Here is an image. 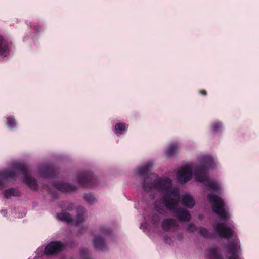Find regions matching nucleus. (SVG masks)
Instances as JSON below:
<instances>
[{
  "instance_id": "f257e3e1",
  "label": "nucleus",
  "mask_w": 259,
  "mask_h": 259,
  "mask_svg": "<svg viewBox=\"0 0 259 259\" xmlns=\"http://www.w3.org/2000/svg\"><path fill=\"white\" fill-rule=\"evenodd\" d=\"M163 184L166 185L162 193L163 203L166 208L179 221L183 222L190 221L191 216L189 211L185 208L178 207L180 198L179 191L172 188L169 183Z\"/></svg>"
},
{
  "instance_id": "f03ea898",
  "label": "nucleus",
  "mask_w": 259,
  "mask_h": 259,
  "mask_svg": "<svg viewBox=\"0 0 259 259\" xmlns=\"http://www.w3.org/2000/svg\"><path fill=\"white\" fill-rule=\"evenodd\" d=\"M152 167V162L149 161L145 165L137 168V175L142 180V187L146 192H150L152 189H154L162 193L163 189L166 188V185L163 184L169 183L170 186H172V181L169 178H157L153 181L151 177V174H149Z\"/></svg>"
},
{
  "instance_id": "7ed1b4c3",
  "label": "nucleus",
  "mask_w": 259,
  "mask_h": 259,
  "mask_svg": "<svg viewBox=\"0 0 259 259\" xmlns=\"http://www.w3.org/2000/svg\"><path fill=\"white\" fill-rule=\"evenodd\" d=\"M21 173L24 179L23 182L33 190L38 189V184L35 178L29 174L26 165L20 163L14 164L11 169H6L0 172V188L4 187V184L9 180L15 181Z\"/></svg>"
},
{
  "instance_id": "20e7f679",
  "label": "nucleus",
  "mask_w": 259,
  "mask_h": 259,
  "mask_svg": "<svg viewBox=\"0 0 259 259\" xmlns=\"http://www.w3.org/2000/svg\"><path fill=\"white\" fill-rule=\"evenodd\" d=\"M207 198L212 205L213 211L220 218L227 219L228 215L223 200L218 196L211 194H208Z\"/></svg>"
},
{
  "instance_id": "39448f33",
  "label": "nucleus",
  "mask_w": 259,
  "mask_h": 259,
  "mask_svg": "<svg viewBox=\"0 0 259 259\" xmlns=\"http://www.w3.org/2000/svg\"><path fill=\"white\" fill-rule=\"evenodd\" d=\"M85 208L82 206H78L76 209V217L73 219L71 218L70 214L62 210V211L57 215L58 218L62 221L66 222L68 223H73L76 225H79L84 221V214L85 213Z\"/></svg>"
},
{
  "instance_id": "423d86ee",
  "label": "nucleus",
  "mask_w": 259,
  "mask_h": 259,
  "mask_svg": "<svg viewBox=\"0 0 259 259\" xmlns=\"http://www.w3.org/2000/svg\"><path fill=\"white\" fill-rule=\"evenodd\" d=\"M195 178L200 182H204L205 185L213 191L216 192L219 189V186L216 182L209 181L205 165H201L197 167Z\"/></svg>"
},
{
  "instance_id": "0eeeda50",
  "label": "nucleus",
  "mask_w": 259,
  "mask_h": 259,
  "mask_svg": "<svg viewBox=\"0 0 259 259\" xmlns=\"http://www.w3.org/2000/svg\"><path fill=\"white\" fill-rule=\"evenodd\" d=\"M64 244L60 241H51L45 248L44 253L50 255L60 253L64 249Z\"/></svg>"
},
{
  "instance_id": "6e6552de",
  "label": "nucleus",
  "mask_w": 259,
  "mask_h": 259,
  "mask_svg": "<svg viewBox=\"0 0 259 259\" xmlns=\"http://www.w3.org/2000/svg\"><path fill=\"white\" fill-rule=\"evenodd\" d=\"M215 230L220 237L229 239L234 234L233 230L228 227L225 223H218L215 226Z\"/></svg>"
},
{
  "instance_id": "1a4fd4ad",
  "label": "nucleus",
  "mask_w": 259,
  "mask_h": 259,
  "mask_svg": "<svg viewBox=\"0 0 259 259\" xmlns=\"http://www.w3.org/2000/svg\"><path fill=\"white\" fill-rule=\"evenodd\" d=\"M77 182L83 187H92L94 184L93 174L87 172H81L78 176Z\"/></svg>"
},
{
  "instance_id": "9d476101",
  "label": "nucleus",
  "mask_w": 259,
  "mask_h": 259,
  "mask_svg": "<svg viewBox=\"0 0 259 259\" xmlns=\"http://www.w3.org/2000/svg\"><path fill=\"white\" fill-rule=\"evenodd\" d=\"M239 241L238 239H234L228 243L226 247L228 249V253L231 255L228 257V259H240L238 253Z\"/></svg>"
},
{
  "instance_id": "9b49d317",
  "label": "nucleus",
  "mask_w": 259,
  "mask_h": 259,
  "mask_svg": "<svg viewBox=\"0 0 259 259\" xmlns=\"http://www.w3.org/2000/svg\"><path fill=\"white\" fill-rule=\"evenodd\" d=\"M192 176V170L188 166L181 168L178 174L177 179L181 182H187L189 181Z\"/></svg>"
},
{
  "instance_id": "f8f14e48",
  "label": "nucleus",
  "mask_w": 259,
  "mask_h": 259,
  "mask_svg": "<svg viewBox=\"0 0 259 259\" xmlns=\"http://www.w3.org/2000/svg\"><path fill=\"white\" fill-rule=\"evenodd\" d=\"M53 186L56 189L64 192H70L77 189L76 186L68 183L53 182Z\"/></svg>"
},
{
  "instance_id": "ddd939ff",
  "label": "nucleus",
  "mask_w": 259,
  "mask_h": 259,
  "mask_svg": "<svg viewBox=\"0 0 259 259\" xmlns=\"http://www.w3.org/2000/svg\"><path fill=\"white\" fill-rule=\"evenodd\" d=\"M178 224L174 218H165L161 222V227L165 231H169L172 229H176Z\"/></svg>"
},
{
  "instance_id": "4468645a",
  "label": "nucleus",
  "mask_w": 259,
  "mask_h": 259,
  "mask_svg": "<svg viewBox=\"0 0 259 259\" xmlns=\"http://www.w3.org/2000/svg\"><path fill=\"white\" fill-rule=\"evenodd\" d=\"M10 51V44L0 35V56L6 57Z\"/></svg>"
},
{
  "instance_id": "2eb2a0df",
  "label": "nucleus",
  "mask_w": 259,
  "mask_h": 259,
  "mask_svg": "<svg viewBox=\"0 0 259 259\" xmlns=\"http://www.w3.org/2000/svg\"><path fill=\"white\" fill-rule=\"evenodd\" d=\"M41 176L44 178H52L55 174V169L51 165H42L39 168Z\"/></svg>"
},
{
  "instance_id": "dca6fc26",
  "label": "nucleus",
  "mask_w": 259,
  "mask_h": 259,
  "mask_svg": "<svg viewBox=\"0 0 259 259\" xmlns=\"http://www.w3.org/2000/svg\"><path fill=\"white\" fill-rule=\"evenodd\" d=\"M93 245L97 250H105L106 249L105 240L100 236H95L93 240Z\"/></svg>"
},
{
  "instance_id": "f3484780",
  "label": "nucleus",
  "mask_w": 259,
  "mask_h": 259,
  "mask_svg": "<svg viewBox=\"0 0 259 259\" xmlns=\"http://www.w3.org/2000/svg\"><path fill=\"white\" fill-rule=\"evenodd\" d=\"M181 203L182 205L185 206L189 208H193L195 204L193 197L188 194H184L182 195Z\"/></svg>"
},
{
  "instance_id": "a211bd4d",
  "label": "nucleus",
  "mask_w": 259,
  "mask_h": 259,
  "mask_svg": "<svg viewBox=\"0 0 259 259\" xmlns=\"http://www.w3.org/2000/svg\"><path fill=\"white\" fill-rule=\"evenodd\" d=\"M213 163V160L212 159L208 156H205L203 157L202 160V163L199 165H197L195 167V170H194V175L195 176V174L196 172L197 168L198 166H201V165H205L206 167V170L207 171V167H211L212 166V164Z\"/></svg>"
},
{
  "instance_id": "6ab92c4d",
  "label": "nucleus",
  "mask_w": 259,
  "mask_h": 259,
  "mask_svg": "<svg viewBox=\"0 0 259 259\" xmlns=\"http://www.w3.org/2000/svg\"><path fill=\"white\" fill-rule=\"evenodd\" d=\"M4 194L5 197L8 199L11 196H19L20 192L14 188H11L5 190Z\"/></svg>"
},
{
  "instance_id": "aec40b11",
  "label": "nucleus",
  "mask_w": 259,
  "mask_h": 259,
  "mask_svg": "<svg viewBox=\"0 0 259 259\" xmlns=\"http://www.w3.org/2000/svg\"><path fill=\"white\" fill-rule=\"evenodd\" d=\"M115 132L117 135L122 134L127 128V125L124 123H118L115 126Z\"/></svg>"
},
{
  "instance_id": "412c9836",
  "label": "nucleus",
  "mask_w": 259,
  "mask_h": 259,
  "mask_svg": "<svg viewBox=\"0 0 259 259\" xmlns=\"http://www.w3.org/2000/svg\"><path fill=\"white\" fill-rule=\"evenodd\" d=\"M210 259H223L217 249L215 248H211L208 249Z\"/></svg>"
},
{
  "instance_id": "4be33fe9",
  "label": "nucleus",
  "mask_w": 259,
  "mask_h": 259,
  "mask_svg": "<svg viewBox=\"0 0 259 259\" xmlns=\"http://www.w3.org/2000/svg\"><path fill=\"white\" fill-rule=\"evenodd\" d=\"M17 122L15 119L12 116H9L7 118V126L10 129H13L16 127Z\"/></svg>"
},
{
  "instance_id": "5701e85b",
  "label": "nucleus",
  "mask_w": 259,
  "mask_h": 259,
  "mask_svg": "<svg viewBox=\"0 0 259 259\" xmlns=\"http://www.w3.org/2000/svg\"><path fill=\"white\" fill-rule=\"evenodd\" d=\"M178 146L176 144L171 145L166 150V153L168 156L172 155L178 149Z\"/></svg>"
},
{
  "instance_id": "b1692460",
  "label": "nucleus",
  "mask_w": 259,
  "mask_h": 259,
  "mask_svg": "<svg viewBox=\"0 0 259 259\" xmlns=\"http://www.w3.org/2000/svg\"><path fill=\"white\" fill-rule=\"evenodd\" d=\"M211 128L213 133H217L221 131L223 127V124L221 122L215 121L211 124Z\"/></svg>"
},
{
  "instance_id": "393cba45",
  "label": "nucleus",
  "mask_w": 259,
  "mask_h": 259,
  "mask_svg": "<svg viewBox=\"0 0 259 259\" xmlns=\"http://www.w3.org/2000/svg\"><path fill=\"white\" fill-rule=\"evenodd\" d=\"M198 231H199V233L201 234V235L205 238H209L210 236V234L208 230L204 227H198Z\"/></svg>"
},
{
  "instance_id": "a878e982",
  "label": "nucleus",
  "mask_w": 259,
  "mask_h": 259,
  "mask_svg": "<svg viewBox=\"0 0 259 259\" xmlns=\"http://www.w3.org/2000/svg\"><path fill=\"white\" fill-rule=\"evenodd\" d=\"M84 199L90 204L94 203L96 201L95 198L91 194L85 193L84 195Z\"/></svg>"
},
{
  "instance_id": "bb28decb",
  "label": "nucleus",
  "mask_w": 259,
  "mask_h": 259,
  "mask_svg": "<svg viewBox=\"0 0 259 259\" xmlns=\"http://www.w3.org/2000/svg\"><path fill=\"white\" fill-rule=\"evenodd\" d=\"M61 207L63 209L68 210H72L74 208V206L72 203L66 202H64Z\"/></svg>"
},
{
  "instance_id": "cd10ccee",
  "label": "nucleus",
  "mask_w": 259,
  "mask_h": 259,
  "mask_svg": "<svg viewBox=\"0 0 259 259\" xmlns=\"http://www.w3.org/2000/svg\"><path fill=\"white\" fill-rule=\"evenodd\" d=\"M88 249L83 248L80 249V255L82 259H90L88 257Z\"/></svg>"
},
{
  "instance_id": "c85d7f7f",
  "label": "nucleus",
  "mask_w": 259,
  "mask_h": 259,
  "mask_svg": "<svg viewBox=\"0 0 259 259\" xmlns=\"http://www.w3.org/2000/svg\"><path fill=\"white\" fill-rule=\"evenodd\" d=\"M198 228H197L195 225L193 223L189 224L187 228V230L191 233H194L198 231Z\"/></svg>"
},
{
  "instance_id": "c756f323",
  "label": "nucleus",
  "mask_w": 259,
  "mask_h": 259,
  "mask_svg": "<svg viewBox=\"0 0 259 259\" xmlns=\"http://www.w3.org/2000/svg\"><path fill=\"white\" fill-rule=\"evenodd\" d=\"M160 220V217L158 214H153L151 218V221L153 224L157 223Z\"/></svg>"
},
{
  "instance_id": "7c9ffc66",
  "label": "nucleus",
  "mask_w": 259,
  "mask_h": 259,
  "mask_svg": "<svg viewBox=\"0 0 259 259\" xmlns=\"http://www.w3.org/2000/svg\"><path fill=\"white\" fill-rule=\"evenodd\" d=\"M100 232L104 234L110 235L111 233V231L106 227H102L101 228Z\"/></svg>"
},
{
  "instance_id": "2f4dec72",
  "label": "nucleus",
  "mask_w": 259,
  "mask_h": 259,
  "mask_svg": "<svg viewBox=\"0 0 259 259\" xmlns=\"http://www.w3.org/2000/svg\"><path fill=\"white\" fill-rule=\"evenodd\" d=\"M164 240L166 243H170L171 242V238L167 235L164 236Z\"/></svg>"
},
{
  "instance_id": "473e14b6",
  "label": "nucleus",
  "mask_w": 259,
  "mask_h": 259,
  "mask_svg": "<svg viewBox=\"0 0 259 259\" xmlns=\"http://www.w3.org/2000/svg\"><path fill=\"white\" fill-rule=\"evenodd\" d=\"M199 93L203 95H206L207 94V91L205 90H200Z\"/></svg>"
},
{
  "instance_id": "72a5a7b5",
  "label": "nucleus",
  "mask_w": 259,
  "mask_h": 259,
  "mask_svg": "<svg viewBox=\"0 0 259 259\" xmlns=\"http://www.w3.org/2000/svg\"><path fill=\"white\" fill-rule=\"evenodd\" d=\"M155 208H156V210L159 212L160 213H162V209L160 207L158 206H156L155 207Z\"/></svg>"
},
{
  "instance_id": "f704fd0d",
  "label": "nucleus",
  "mask_w": 259,
  "mask_h": 259,
  "mask_svg": "<svg viewBox=\"0 0 259 259\" xmlns=\"http://www.w3.org/2000/svg\"><path fill=\"white\" fill-rule=\"evenodd\" d=\"M1 213L3 215H5L6 213H7V212L6 210H1Z\"/></svg>"
},
{
  "instance_id": "c9c22d12",
  "label": "nucleus",
  "mask_w": 259,
  "mask_h": 259,
  "mask_svg": "<svg viewBox=\"0 0 259 259\" xmlns=\"http://www.w3.org/2000/svg\"><path fill=\"white\" fill-rule=\"evenodd\" d=\"M39 30H40V29H36V31H39Z\"/></svg>"
}]
</instances>
